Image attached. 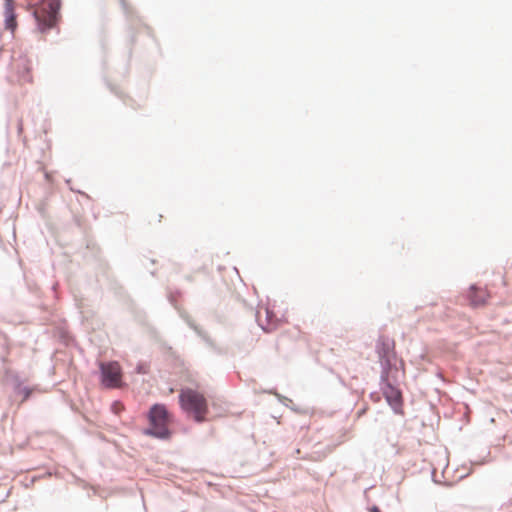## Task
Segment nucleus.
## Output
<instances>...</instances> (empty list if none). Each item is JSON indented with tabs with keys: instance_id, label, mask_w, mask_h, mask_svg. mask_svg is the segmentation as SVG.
I'll use <instances>...</instances> for the list:
<instances>
[{
	"instance_id": "obj_1",
	"label": "nucleus",
	"mask_w": 512,
	"mask_h": 512,
	"mask_svg": "<svg viewBox=\"0 0 512 512\" xmlns=\"http://www.w3.org/2000/svg\"><path fill=\"white\" fill-rule=\"evenodd\" d=\"M179 403L183 411L193 416L197 422L206 420L208 404L205 396L197 390L186 388L179 394Z\"/></svg>"
},
{
	"instance_id": "obj_2",
	"label": "nucleus",
	"mask_w": 512,
	"mask_h": 512,
	"mask_svg": "<svg viewBox=\"0 0 512 512\" xmlns=\"http://www.w3.org/2000/svg\"><path fill=\"white\" fill-rule=\"evenodd\" d=\"M34 17L41 31L52 28L59 16V0H33Z\"/></svg>"
},
{
	"instance_id": "obj_3",
	"label": "nucleus",
	"mask_w": 512,
	"mask_h": 512,
	"mask_svg": "<svg viewBox=\"0 0 512 512\" xmlns=\"http://www.w3.org/2000/svg\"><path fill=\"white\" fill-rule=\"evenodd\" d=\"M168 418V412L164 405H153L149 412L150 428L147 429L145 433L158 438H167L170 434L168 430Z\"/></svg>"
},
{
	"instance_id": "obj_4",
	"label": "nucleus",
	"mask_w": 512,
	"mask_h": 512,
	"mask_svg": "<svg viewBox=\"0 0 512 512\" xmlns=\"http://www.w3.org/2000/svg\"><path fill=\"white\" fill-rule=\"evenodd\" d=\"M102 382L108 388H118L121 386L122 371L118 362L111 361L100 364Z\"/></svg>"
},
{
	"instance_id": "obj_5",
	"label": "nucleus",
	"mask_w": 512,
	"mask_h": 512,
	"mask_svg": "<svg viewBox=\"0 0 512 512\" xmlns=\"http://www.w3.org/2000/svg\"><path fill=\"white\" fill-rule=\"evenodd\" d=\"M11 72V78L20 84L32 81L30 61L25 56L13 58Z\"/></svg>"
},
{
	"instance_id": "obj_6",
	"label": "nucleus",
	"mask_w": 512,
	"mask_h": 512,
	"mask_svg": "<svg viewBox=\"0 0 512 512\" xmlns=\"http://www.w3.org/2000/svg\"><path fill=\"white\" fill-rule=\"evenodd\" d=\"M377 353L383 365H390L395 358L394 342L386 337H381L377 343Z\"/></svg>"
},
{
	"instance_id": "obj_7",
	"label": "nucleus",
	"mask_w": 512,
	"mask_h": 512,
	"mask_svg": "<svg viewBox=\"0 0 512 512\" xmlns=\"http://www.w3.org/2000/svg\"><path fill=\"white\" fill-rule=\"evenodd\" d=\"M383 395L387 402L393 407V409L398 411L402 404L401 392L391 384H386V386L383 388Z\"/></svg>"
},
{
	"instance_id": "obj_8",
	"label": "nucleus",
	"mask_w": 512,
	"mask_h": 512,
	"mask_svg": "<svg viewBox=\"0 0 512 512\" xmlns=\"http://www.w3.org/2000/svg\"><path fill=\"white\" fill-rule=\"evenodd\" d=\"M489 297V293L486 290L471 287L469 299L473 306L484 305L489 299Z\"/></svg>"
},
{
	"instance_id": "obj_9",
	"label": "nucleus",
	"mask_w": 512,
	"mask_h": 512,
	"mask_svg": "<svg viewBox=\"0 0 512 512\" xmlns=\"http://www.w3.org/2000/svg\"><path fill=\"white\" fill-rule=\"evenodd\" d=\"M5 26L11 31H14L17 26L14 7L10 0H7L5 5Z\"/></svg>"
},
{
	"instance_id": "obj_10",
	"label": "nucleus",
	"mask_w": 512,
	"mask_h": 512,
	"mask_svg": "<svg viewBox=\"0 0 512 512\" xmlns=\"http://www.w3.org/2000/svg\"><path fill=\"white\" fill-rule=\"evenodd\" d=\"M266 318L268 320L267 327L264 329L266 331H272L278 326L279 320L275 318L272 311H270L268 308L265 309Z\"/></svg>"
},
{
	"instance_id": "obj_11",
	"label": "nucleus",
	"mask_w": 512,
	"mask_h": 512,
	"mask_svg": "<svg viewBox=\"0 0 512 512\" xmlns=\"http://www.w3.org/2000/svg\"><path fill=\"white\" fill-rule=\"evenodd\" d=\"M111 409L115 414H119L124 410V406L120 402L116 401L112 404Z\"/></svg>"
},
{
	"instance_id": "obj_12",
	"label": "nucleus",
	"mask_w": 512,
	"mask_h": 512,
	"mask_svg": "<svg viewBox=\"0 0 512 512\" xmlns=\"http://www.w3.org/2000/svg\"><path fill=\"white\" fill-rule=\"evenodd\" d=\"M21 392L23 394V401H25V400H27L30 397V395L32 393V389H30V388H23Z\"/></svg>"
},
{
	"instance_id": "obj_13",
	"label": "nucleus",
	"mask_w": 512,
	"mask_h": 512,
	"mask_svg": "<svg viewBox=\"0 0 512 512\" xmlns=\"http://www.w3.org/2000/svg\"><path fill=\"white\" fill-rule=\"evenodd\" d=\"M369 511H370V512H382V511L379 509V507H377V506H372V507H370V508H369Z\"/></svg>"
}]
</instances>
